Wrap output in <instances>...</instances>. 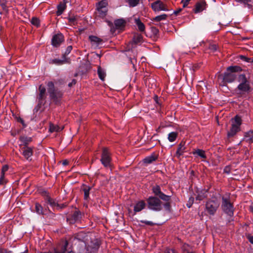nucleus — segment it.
<instances>
[{
  "label": "nucleus",
  "mask_w": 253,
  "mask_h": 253,
  "mask_svg": "<svg viewBox=\"0 0 253 253\" xmlns=\"http://www.w3.org/2000/svg\"><path fill=\"white\" fill-rule=\"evenodd\" d=\"M165 253H171V251H170V250H167L165 252Z\"/></svg>",
  "instance_id": "nucleus-62"
},
{
  "label": "nucleus",
  "mask_w": 253,
  "mask_h": 253,
  "mask_svg": "<svg viewBox=\"0 0 253 253\" xmlns=\"http://www.w3.org/2000/svg\"><path fill=\"white\" fill-rule=\"evenodd\" d=\"M135 23L137 25L138 28L140 32H144L145 31V25L140 21L139 19H135Z\"/></svg>",
  "instance_id": "nucleus-31"
},
{
  "label": "nucleus",
  "mask_w": 253,
  "mask_h": 253,
  "mask_svg": "<svg viewBox=\"0 0 253 253\" xmlns=\"http://www.w3.org/2000/svg\"><path fill=\"white\" fill-rule=\"evenodd\" d=\"M230 170H231V168L229 166H226L224 169V172L227 173V174H229L230 173Z\"/></svg>",
  "instance_id": "nucleus-54"
},
{
  "label": "nucleus",
  "mask_w": 253,
  "mask_h": 253,
  "mask_svg": "<svg viewBox=\"0 0 253 253\" xmlns=\"http://www.w3.org/2000/svg\"><path fill=\"white\" fill-rule=\"evenodd\" d=\"M250 211L253 213V205H251L250 206Z\"/></svg>",
  "instance_id": "nucleus-61"
},
{
  "label": "nucleus",
  "mask_w": 253,
  "mask_h": 253,
  "mask_svg": "<svg viewBox=\"0 0 253 253\" xmlns=\"http://www.w3.org/2000/svg\"><path fill=\"white\" fill-rule=\"evenodd\" d=\"M101 162L105 167L110 166L111 160L110 153L107 148H103L101 155Z\"/></svg>",
  "instance_id": "nucleus-6"
},
{
  "label": "nucleus",
  "mask_w": 253,
  "mask_h": 253,
  "mask_svg": "<svg viewBox=\"0 0 253 253\" xmlns=\"http://www.w3.org/2000/svg\"><path fill=\"white\" fill-rule=\"evenodd\" d=\"M130 7L136 6L139 2V0H127Z\"/></svg>",
  "instance_id": "nucleus-39"
},
{
  "label": "nucleus",
  "mask_w": 253,
  "mask_h": 253,
  "mask_svg": "<svg viewBox=\"0 0 253 253\" xmlns=\"http://www.w3.org/2000/svg\"><path fill=\"white\" fill-rule=\"evenodd\" d=\"M207 192L208 191L205 189L197 191V195L196 197V200L202 201L207 198Z\"/></svg>",
  "instance_id": "nucleus-14"
},
{
  "label": "nucleus",
  "mask_w": 253,
  "mask_h": 253,
  "mask_svg": "<svg viewBox=\"0 0 253 253\" xmlns=\"http://www.w3.org/2000/svg\"><path fill=\"white\" fill-rule=\"evenodd\" d=\"M48 203L52 207H55V206H58V204H56L55 201L51 199L50 197H47Z\"/></svg>",
  "instance_id": "nucleus-45"
},
{
  "label": "nucleus",
  "mask_w": 253,
  "mask_h": 253,
  "mask_svg": "<svg viewBox=\"0 0 253 253\" xmlns=\"http://www.w3.org/2000/svg\"><path fill=\"white\" fill-rule=\"evenodd\" d=\"M185 142H181L178 145V148L176 152V156L179 158L183 153L185 152V147H184Z\"/></svg>",
  "instance_id": "nucleus-19"
},
{
  "label": "nucleus",
  "mask_w": 253,
  "mask_h": 253,
  "mask_svg": "<svg viewBox=\"0 0 253 253\" xmlns=\"http://www.w3.org/2000/svg\"><path fill=\"white\" fill-rule=\"evenodd\" d=\"M5 173L0 172V185L3 184L6 182L4 179Z\"/></svg>",
  "instance_id": "nucleus-43"
},
{
  "label": "nucleus",
  "mask_w": 253,
  "mask_h": 253,
  "mask_svg": "<svg viewBox=\"0 0 253 253\" xmlns=\"http://www.w3.org/2000/svg\"><path fill=\"white\" fill-rule=\"evenodd\" d=\"M35 210L37 213L39 214H43V211L42 206L39 203H36L35 204Z\"/></svg>",
  "instance_id": "nucleus-32"
},
{
  "label": "nucleus",
  "mask_w": 253,
  "mask_h": 253,
  "mask_svg": "<svg viewBox=\"0 0 253 253\" xmlns=\"http://www.w3.org/2000/svg\"><path fill=\"white\" fill-rule=\"evenodd\" d=\"M97 74L99 79L102 81H104L106 77V73L104 69H103L100 66L98 67Z\"/></svg>",
  "instance_id": "nucleus-26"
},
{
  "label": "nucleus",
  "mask_w": 253,
  "mask_h": 253,
  "mask_svg": "<svg viewBox=\"0 0 253 253\" xmlns=\"http://www.w3.org/2000/svg\"><path fill=\"white\" fill-rule=\"evenodd\" d=\"M194 198L193 197H191L189 198V200L187 203V206L188 208H190L192 206V205L194 203Z\"/></svg>",
  "instance_id": "nucleus-48"
},
{
  "label": "nucleus",
  "mask_w": 253,
  "mask_h": 253,
  "mask_svg": "<svg viewBox=\"0 0 253 253\" xmlns=\"http://www.w3.org/2000/svg\"><path fill=\"white\" fill-rule=\"evenodd\" d=\"M64 41V36L61 34H57L53 36L52 39V44L53 46H59Z\"/></svg>",
  "instance_id": "nucleus-8"
},
{
  "label": "nucleus",
  "mask_w": 253,
  "mask_h": 253,
  "mask_svg": "<svg viewBox=\"0 0 253 253\" xmlns=\"http://www.w3.org/2000/svg\"><path fill=\"white\" fill-rule=\"evenodd\" d=\"M240 58L246 62L251 63L253 61V59L252 58H248L244 55H240Z\"/></svg>",
  "instance_id": "nucleus-41"
},
{
  "label": "nucleus",
  "mask_w": 253,
  "mask_h": 253,
  "mask_svg": "<svg viewBox=\"0 0 253 253\" xmlns=\"http://www.w3.org/2000/svg\"><path fill=\"white\" fill-rule=\"evenodd\" d=\"M194 154H197L198 156L201 157L202 158L206 159V156L205 155V152L201 149H197L196 151L193 152Z\"/></svg>",
  "instance_id": "nucleus-33"
},
{
  "label": "nucleus",
  "mask_w": 253,
  "mask_h": 253,
  "mask_svg": "<svg viewBox=\"0 0 253 253\" xmlns=\"http://www.w3.org/2000/svg\"><path fill=\"white\" fill-rule=\"evenodd\" d=\"M39 94L38 96L39 101L40 103L42 102V101L45 98V87L42 85H40L39 87Z\"/></svg>",
  "instance_id": "nucleus-13"
},
{
  "label": "nucleus",
  "mask_w": 253,
  "mask_h": 253,
  "mask_svg": "<svg viewBox=\"0 0 253 253\" xmlns=\"http://www.w3.org/2000/svg\"><path fill=\"white\" fill-rule=\"evenodd\" d=\"M248 239L249 240V242L253 244V236H249L248 237Z\"/></svg>",
  "instance_id": "nucleus-58"
},
{
  "label": "nucleus",
  "mask_w": 253,
  "mask_h": 253,
  "mask_svg": "<svg viewBox=\"0 0 253 253\" xmlns=\"http://www.w3.org/2000/svg\"><path fill=\"white\" fill-rule=\"evenodd\" d=\"M171 253H176V252L174 250H171Z\"/></svg>",
  "instance_id": "nucleus-64"
},
{
  "label": "nucleus",
  "mask_w": 253,
  "mask_h": 253,
  "mask_svg": "<svg viewBox=\"0 0 253 253\" xmlns=\"http://www.w3.org/2000/svg\"><path fill=\"white\" fill-rule=\"evenodd\" d=\"M72 50V46L71 45L68 46L66 50L65 53L63 55H65V57H66V55L69 54L71 50Z\"/></svg>",
  "instance_id": "nucleus-50"
},
{
  "label": "nucleus",
  "mask_w": 253,
  "mask_h": 253,
  "mask_svg": "<svg viewBox=\"0 0 253 253\" xmlns=\"http://www.w3.org/2000/svg\"><path fill=\"white\" fill-rule=\"evenodd\" d=\"M228 70L233 73H234L235 72H241L242 71V69L239 66H231L228 68Z\"/></svg>",
  "instance_id": "nucleus-36"
},
{
  "label": "nucleus",
  "mask_w": 253,
  "mask_h": 253,
  "mask_svg": "<svg viewBox=\"0 0 253 253\" xmlns=\"http://www.w3.org/2000/svg\"><path fill=\"white\" fill-rule=\"evenodd\" d=\"M219 206V204L215 201L210 200L206 204V209L211 214H213Z\"/></svg>",
  "instance_id": "nucleus-7"
},
{
  "label": "nucleus",
  "mask_w": 253,
  "mask_h": 253,
  "mask_svg": "<svg viewBox=\"0 0 253 253\" xmlns=\"http://www.w3.org/2000/svg\"><path fill=\"white\" fill-rule=\"evenodd\" d=\"M148 208L154 211H160L162 210V202L160 199L154 196L150 197L147 200Z\"/></svg>",
  "instance_id": "nucleus-2"
},
{
  "label": "nucleus",
  "mask_w": 253,
  "mask_h": 253,
  "mask_svg": "<svg viewBox=\"0 0 253 253\" xmlns=\"http://www.w3.org/2000/svg\"><path fill=\"white\" fill-rule=\"evenodd\" d=\"M69 164V162L68 160H64L62 162V164L64 166H66L68 164Z\"/></svg>",
  "instance_id": "nucleus-59"
},
{
  "label": "nucleus",
  "mask_w": 253,
  "mask_h": 253,
  "mask_svg": "<svg viewBox=\"0 0 253 253\" xmlns=\"http://www.w3.org/2000/svg\"><path fill=\"white\" fill-rule=\"evenodd\" d=\"M143 37L141 35H135L134 36L133 40L135 43L140 42L142 41Z\"/></svg>",
  "instance_id": "nucleus-38"
},
{
  "label": "nucleus",
  "mask_w": 253,
  "mask_h": 253,
  "mask_svg": "<svg viewBox=\"0 0 253 253\" xmlns=\"http://www.w3.org/2000/svg\"><path fill=\"white\" fill-rule=\"evenodd\" d=\"M19 140L22 143L21 145H22L23 147H26L28 146L29 143L32 141V139L31 137H27L26 136H21L19 137Z\"/></svg>",
  "instance_id": "nucleus-20"
},
{
  "label": "nucleus",
  "mask_w": 253,
  "mask_h": 253,
  "mask_svg": "<svg viewBox=\"0 0 253 253\" xmlns=\"http://www.w3.org/2000/svg\"><path fill=\"white\" fill-rule=\"evenodd\" d=\"M125 21L122 19L116 20L114 21V24L117 28H121L125 26Z\"/></svg>",
  "instance_id": "nucleus-29"
},
{
  "label": "nucleus",
  "mask_w": 253,
  "mask_h": 253,
  "mask_svg": "<svg viewBox=\"0 0 253 253\" xmlns=\"http://www.w3.org/2000/svg\"><path fill=\"white\" fill-rule=\"evenodd\" d=\"M8 169H9V166L7 165H5L3 166V167L1 169V172H3V173H5L6 171H7L8 170Z\"/></svg>",
  "instance_id": "nucleus-52"
},
{
  "label": "nucleus",
  "mask_w": 253,
  "mask_h": 253,
  "mask_svg": "<svg viewBox=\"0 0 253 253\" xmlns=\"http://www.w3.org/2000/svg\"><path fill=\"white\" fill-rule=\"evenodd\" d=\"M235 78L236 75L235 73L231 72L229 73H225L223 80L226 82L231 83L235 80Z\"/></svg>",
  "instance_id": "nucleus-17"
},
{
  "label": "nucleus",
  "mask_w": 253,
  "mask_h": 253,
  "mask_svg": "<svg viewBox=\"0 0 253 253\" xmlns=\"http://www.w3.org/2000/svg\"><path fill=\"white\" fill-rule=\"evenodd\" d=\"M178 136V132H171L168 134V140L169 141L172 142L174 141Z\"/></svg>",
  "instance_id": "nucleus-30"
},
{
  "label": "nucleus",
  "mask_w": 253,
  "mask_h": 253,
  "mask_svg": "<svg viewBox=\"0 0 253 253\" xmlns=\"http://www.w3.org/2000/svg\"><path fill=\"white\" fill-rule=\"evenodd\" d=\"M215 77L217 78V80L218 82L219 85H220V80L221 79V75L220 74V73H218L216 76Z\"/></svg>",
  "instance_id": "nucleus-55"
},
{
  "label": "nucleus",
  "mask_w": 253,
  "mask_h": 253,
  "mask_svg": "<svg viewBox=\"0 0 253 253\" xmlns=\"http://www.w3.org/2000/svg\"><path fill=\"white\" fill-rule=\"evenodd\" d=\"M159 198L165 202H169L170 200V196L167 195L163 192L159 196Z\"/></svg>",
  "instance_id": "nucleus-34"
},
{
  "label": "nucleus",
  "mask_w": 253,
  "mask_h": 253,
  "mask_svg": "<svg viewBox=\"0 0 253 253\" xmlns=\"http://www.w3.org/2000/svg\"><path fill=\"white\" fill-rule=\"evenodd\" d=\"M236 1L240 2L247 5L249 8L252 6V2L251 0H235Z\"/></svg>",
  "instance_id": "nucleus-40"
},
{
  "label": "nucleus",
  "mask_w": 253,
  "mask_h": 253,
  "mask_svg": "<svg viewBox=\"0 0 253 253\" xmlns=\"http://www.w3.org/2000/svg\"><path fill=\"white\" fill-rule=\"evenodd\" d=\"M152 8L155 11H159L161 10H167L165 5L161 1L158 0L152 3Z\"/></svg>",
  "instance_id": "nucleus-11"
},
{
  "label": "nucleus",
  "mask_w": 253,
  "mask_h": 253,
  "mask_svg": "<svg viewBox=\"0 0 253 253\" xmlns=\"http://www.w3.org/2000/svg\"><path fill=\"white\" fill-rule=\"evenodd\" d=\"M190 1V0H182L181 3L183 4V7H186L188 5Z\"/></svg>",
  "instance_id": "nucleus-51"
},
{
  "label": "nucleus",
  "mask_w": 253,
  "mask_h": 253,
  "mask_svg": "<svg viewBox=\"0 0 253 253\" xmlns=\"http://www.w3.org/2000/svg\"><path fill=\"white\" fill-rule=\"evenodd\" d=\"M66 8V4L63 3H60L57 6V11L56 12V14L58 16L61 15L63 11H64Z\"/></svg>",
  "instance_id": "nucleus-28"
},
{
  "label": "nucleus",
  "mask_w": 253,
  "mask_h": 253,
  "mask_svg": "<svg viewBox=\"0 0 253 253\" xmlns=\"http://www.w3.org/2000/svg\"><path fill=\"white\" fill-rule=\"evenodd\" d=\"M89 40L92 44L95 45H98L102 42V39L94 36H90L89 37Z\"/></svg>",
  "instance_id": "nucleus-23"
},
{
  "label": "nucleus",
  "mask_w": 253,
  "mask_h": 253,
  "mask_svg": "<svg viewBox=\"0 0 253 253\" xmlns=\"http://www.w3.org/2000/svg\"><path fill=\"white\" fill-rule=\"evenodd\" d=\"M82 217L81 212L79 211H76L70 217H67V220L70 224H73L80 220Z\"/></svg>",
  "instance_id": "nucleus-9"
},
{
  "label": "nucleus",
  "mask_w": 253,
  "mask_h": 253,
  "mask_svg": "<svg viewBox=\"0 0 253 253\" xmlns=\"http://www.w3.org/2000/svg\"><path fill=\"white\" fill-rule=\"evenodd\" d=\"M107 3L106 1H101L98 4L97 8L107 7Z\"/></svg>",
  "instance_id": "nucleus-44"
},
{
  "label": "nucleus",
  "mask_w": 253,
  "mask_h": 253,
  "mask_svg": "<svg viewBox=\"0 0 253 253\" xmlns=\"http://www.w3.org/2000/svg\"><path fill=\"white\" fill-rule=\"evenodd\" d=\"M21 150L24 158L27 160H31L30 158L33 154V148L28 146L22 147Z\"/></svg>",
  "instance_id": "nucleus-10"
},
{
  "label": "nucleus",
  "mask_w": 253,
  "mask_h": 253,
  "mask_svg": "<svg viewBox=\"0 0 253 253\" xmlns=\"http://www.w3.org/2000/svg\"><path fill=\"white\" fill-rule=\"evenodd\" d=\"M167 17V15L166 14H163L157 16H156L153 18V21L159 22L161 20H165Z\"/></svg>",
  "instance_id": "nucleus-37"
},
{
  "label": "nucleus",
  "mask_w": 253,
  "mask_h": 253,
  "mask_svg": "<svg viewBox=\"0 0 253 253\" xmlns=\"http://www.w3.org/2000/svg\"><path fill=\"white\" fill-rule=\"evenodd\" d=\"M243 140L246 142L251 144L253 142V131L250 130L245 133Z\"/></svg>",
  "instance_id": "nucleus-15"
},
{
  "label": "nucleus",
  "mask_w": 253,
  "mask_h": 253,
  "mask_svg": "<svg viewBox=\"0 0 253 253\" xmlns=\"http://www.w3.org/2000/svg\"><path fill=\"white\" fill-rule=\"evenodd\" d=\"M68 62L67 59L65 57V55H63L62 59H53L51 60L49 62L50 64H55L58 65H62Z\"/></svg>",
  "instance_id": "nucleus-18"
},
{
  "label": "nucleus",
  "mask_w": 253,
  "mask_h": 253,
  "mask_svg": "<svg viewBox=\"0 0 253 253\" xmlns=\"http://www.w3.org/2000/svg\"><path fill=\"white\" fill-rule=\"evenodd\" d=\"M1 252L0 253H11L10 252H8L7 250L1 249Z\"/></svg>",
  "instance_id": "nucleus-60"
},
{
  "label": "nucleus",
  "mask_w": 253,
  "mask_h": 253,
  "mask_svg": "<svg viewBox=\"0 0 253 253\" xmlns=\"http://www.w3.org/2000/svg\"><path fill=\"white\" fill-rule=\"evenodd\" d=\"M63 129V127H60L58 126L54 125L52 124H50L49 131L51 132L60 131L62 130Z\"/></svg>",
  "instance_id": "nucleus-27"
},
{
  "label": "nucleus",
  "mask_w": 253,
  "mask_h": 253,
  "mask_svg": "<svg viewBox=\"0 0 253 253\" xmlns=\"http://www.w3.org/2000/svg\"><path fill=\"white\" fill-rule=\"evenodd\" d=\"M216 45L215 44H209V49L212 52L216 50Z\"/></svg>",
  "instance_id": "nucleus-47"
},
{
  "label": "nucleus",
  "mask_w": 253,
  "mask_h": 253,
  "mask_svg": "<svg viewBox=\"0 0 253 253\" xmlns=\"http://www.w3.org/2000/svg\"><path fill=\"white\" fill-rule=\"evenodd\" d=\"M157 158V156L155 154H152L144 159L143 162L145 164H149L155 161Z\"/></svg>",
  "instance_id": "nucleus-21"
},
{
  "label": "nucleus",
  "mask_w": 253,
  "mask_h": 253,
  "mask_svg": "<svg viewBox=\"0 0 253 253\" xmlns=\"http://www.w3.org/2000/svg\"><path fill=\"white\" fill-rule=\"evenodd\" d=\"M91 188L89 186L83 185L82 187V190L84 192V199L87 200L89 198V191Z\"/></svg>",
  "instance_id": "nucleus-24"
},
{
  "label": "nucleus",
  "mask_w": 253,
  "mask_h": 253,
  "mask_svg": "<svg viewBox=\"0 0 253 253\" xmlns=\"http://www.w3.org/2000/svg\"><path fill=\"white\" fill-rule=\"evenodd\" d=\"M31 23L33 25L36 26L37 27L40 25V20L36 17H33L32 19Z\"/></svg>",
  "instance_id": "nucleus-42"
},
{
  "label": "nucleus",
  "mask_w": 253,
  "mask_h": 253,
  "mask_svg": "<svg viewBox=\"0 0 253 253\" xmlns=\"http://www.w3.org/2000/svg\"><path fill=\"white\" fill-rule=\"evenodd\" d=\"M76 18L75 17H69V23H70V24H72V25H76Z\"/></svg>",
  "instance_id": "nucleus-49"
},
{
  "label": "nucleus",
  "mask_w": 253,
  "mask_h": 253,
  "mask_svg": "<svg viewBox=\"0 0 253 253\" xmlns=\"http://www.w3.org/2000/svg\"><path fill=\"white\" fill-rule=\"evenodd\" d=\"M153 192L155 195L159 197V196L162 193L160 187L158 185H156L153 187Z\"/></svg>",
  "instance_id": "nucleus-35"
},
{
  "label": "nucleus",
  "mask_w": 253,
  "mask_h": 253,
  "mask_svg": "<svg viewBox=\"0 0 253 253\" xmlns=\"http://www.w3.org/2000/svg\"><path fill=\"white\" fill-rule=\"evenodd\" d=\"M76 84V80L75 79H73L71 83L68 84V86L69 87L72 86L73 85H75Z\"/></svg>",
  "instance_id": "nucleus-56"
},
{
  "label": "nucleus",
  "mask_w": 253,
  "mask_h": 253,
  "mask_svg": "<svg viewBox=\"0 0 253 253\" xmlns=\"http://www.w3.org/2000/svg\"><path fill=\"white\" fill-rule=\"evenodd\" d=\"M98 15L102 18L104 17L108 11L107 7L97 8Z\"/></svg>",
  "instance_id": "nucleus-25"
},
{
  "label": "nucleus",
  "mask_w": 253,
  "mask_h": 253,
  "mask_svg": "<svg viewBox=\"0 0 253 253\" xmlns=\"http://www.w3.org/2000/svg\"><path fill=\"white\" fill-rule=\"evenodd\" d=\"M238 81L240 82L238 86V89L242 92H248L250 90V83L248 81L245 74H241L238 77Z\"/></svg>",
  "instance_id": "nucleus-5"
},
{
  "label": "nucleus",
  "mask_w": 253,
  "mask_h": 253,
  "mask_svg": "<svg viewBox=\"0 0 253 253\" xmlns=\"http://www.w3.org/2000/svg\"><path fill=\"white\" fill-rule=\"evenodd\" d=\"M146 204L143 200L140 201L136 203L134 207V211L135 212H139L145 208Z\"/></svg>",
  "instance_id": "nucleus-16"
},
{
  "label": "nucleus",
  "mask_w": 253,
  "mask_h": 253,
  "mask_svg": "<svg viewBox=\"0 0 253 253\" xmlns=\"http://www.w3.org/2000/svg\"><path fill=\"white\" fill-rule=\"evenodd\" d=\"M47 86L51 100L55 104L59 103L63 96V92L60 90L55 89L54 84L52 82H48Z\"/></svg>",
  "instance_id": "nucleus-1"
},
{
  "label": "nucleus",
  "mask_w": 253,
  "mask_h": 253,
  "mask_svg": "<svg viewBox=\"0 0 253 253\" xmlns=\"http://www.w3.org/2000/svg\"><path fill=\"white\" fill-rule=\"evenodd\" d=\"M216 119L217 123L218 124V125H219V119H218V116H217L216 117Z\"/></svg>",
  "instance_id": "nucleus-63"
},
{
  "label": "nucleus",
  "mask_w": 253,
  "mask_h": 253,
  "mask_svg": "<svg viewBox=\"0 0 253 253\" xmlns=\"http://www.w3.org/2000/svg\"><path fill=\"white\" fill-rule=\"evenodd\" d=\"M141 222L145 223V224L150 225V226H153L155 224L153 222L150 221L141 220Z\"/></svg>",
  "instance_id": "nucleus-53"
},
{
  "label": "nucleus",
  "mask_w": 253,
  "mask_h": 253,
  "mask_svg": "<svg viewBox=\"0 0 253 253\" xmlns=\"http://www.w3.org/2000/svg\"><path fill=\"white\" fill-rule=\"evenodd\" d=\"M242 124V119L240 117L236 116L232 119V126L227 133V137L229 138L234 136L238 131L240 130V126Z\"/></svg>",
  "instance_id": "nucleus-3"
},
{
  "label": "nucleus",
  "mask_w": 253,
  "mask_h": 253,
  "mask_svg": "<svg viewBox=\"0 0 253 253\" xmlns=\"http://www.w3.org/2000/svg\"><path fill=\"white\" fill-rule=\"evenodd\" d=\"M205 5L206 2L205 1L197 3L195 5V8L194 10L195 13H198L203 11L205 8Z\"/></svg>",
  "instance_id": "nucleus-22"
},
{
  "label": "nucleus",
  "mask_w": 253,
  "mask_h": 253,
  "mask_svg": "<svg viewBox=\"0 0 253 253\" xmlns=\"http://www.w3.org/2000/svg\"><path fill=\"white\" fill-rule=\"evenodd\" d=\"M182 8H179L177 10L174 11L173 12V14L175 15H177L182 11Z\"/></svg>",
  "instance_id": "nucleus-57"
},
{
  "label": "nucleus",
  "mask_w": 253,
  "mask_h": 253,
  "mask_svg": "<svg viewBox=\"0 0 253 253\" xmlns=\"http://www.w3.org/2000/svg\"><path fill=\"white\" fill-rule=\"evenodd\" d=\"M166 203L164 204L165 210L168 211H170L171 206L169 202H166Z\"/></svg>",
  "instance_id": "nucleus-46"
},
{
  "label": "nucleus",
  "mask_w": 253,
  "mask_h": 253,
  "mask_svg": "<svg viewBox=\"0 0 253 253\" xmlns=\"http://www.w3.org/2000/svg\"><path fill=\"white\" fill-rule=\"evenodd\" d=\"M222 210L229 217L232 218L234 215V208L233 204L230 200L222 197Z\"/></svg>",
  "instance_id": "nucleus-4"
},
{
  "label": "nucleus",
  "mask_w": 253,
  "mask_h": 253,
  "mask_svg": "<svg viewBox=\"0 0 253 253\" xmlns=\"http://www.w3.org/2000/svg\"><path fill=\"white\" fill-rule=\"evenodd\" d=\"M76 239L86 243L88 241V235L84 232H80L76 235Z\"/></svg>",
  "instance_id": "nucleus-12"
}]
</instances>
